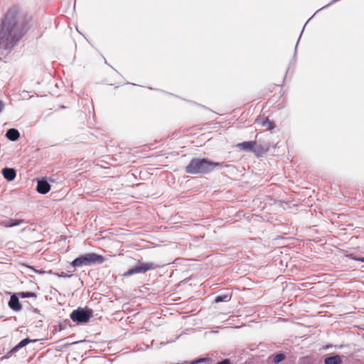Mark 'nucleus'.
I'll return each instance as SVG.
<instances>
[{
  "mask_svg": "<svg viewBox=\"0 0 364 364\" xmlns=\"http://www.w3.org/2000/svg\"><path fill=\"white\" fill-rule=\"evenodd\" d=\"M31 20L18 6L7 9L0 19V48H14L31 28Z\"/></svg>",
  "mask_w": 364,
  "mask_h": 364,
  "instance_id": "1",
  "label": "nucleus"
},
{
  "mask_svg": "<svg viewBox=\"0 0 364 364\" xmlns=\"http://www.w3.org/2000/svg\"><path fill=\"white\" fill-rule=\"evenodd\" d=\"M219 166V163L213 162L205 159L195 158L186 166L185 171L190 174H205Z\"/></svg>",
  "mask_w": 364,
  "mask_h": 364,
  "instance_id": "2",
  "label": "nucleus"
},
{
  "mask_svg": "<svg viewBox=\"0 0 364 364\" xmlns=\"http://www.w3.org/2000/svg\"><path fill=\"white\" fill-rule=\"evenodd\" d=\"M105 261V259L102 255H97L96 253H87L75 259L71 262V265L74 267H82L83 265L90 266L95 263L102 264Z\"/></svg>",
  "mask_w": 364,
  "mask_h": 364,
  "instance_id": "3",
  "label": "nucleus"
},
{
  "mask_svg": "<svg viewBox=\"0 0 364 364\" xmlns=\"http://www.w3.org/2000/svg\"><path fill=\"white\" fill-rule=\"evenodd\" d=\"M93 316V311L90 309L77 308L70 314V318L74 322L87 323Z\"/></svg>",
  "mask_w": 364,
  "mask_h": 364,
  "instance_id": "4",
  "label": "nucleus"
},
{
  "mask_svg": "<svg viewBox=\"0 0 364 364\" xmlns=\"http://www.w3.org/2000/svg\"><path fill=\"white\" fill-rule=\"evenodd\" d=\"M155 269L153 263H141L139 266H136L123 274V277H129L134 274L145 273L149 270Z\"/></svg>",
  "mask_w": 364,
  "mask_h": 364,
  "instance_id": "5",
  "label": "nucleus"
},
{
  "mask_svg": "<svg viewBox=\"0 0 364 364\" xmlns=\"http://www.w3.org/2000/svg\"><path fill=\"white\" fill-rule=\"evenodd\" d=\"M255 123L262 125L268 130H272L274 128V123L269 120L267 117L263 116L258 117L255 120Z\"/></svg>",
  "mask_w": 364,
  "mask_h": 364,
  "instance_id": "6",
  "label": "nucleus"
},
{
  "mask_svg": "<svg viewBox=\"0 0 364 364\" xmlns=\"http://www.w3.org/2000/svg\"><path fill=\"white\" fill-rule=\"evenodd\" d=\"M269 150L268 146H264L262 144H258L255 141V144L254 147L252 148V151L254 153L255 156L261 157L264 154H265Z\"/></svg>",
  "mask_w": 364,
  "mask_h": 364,
  "instance_id": "7",
  "label": "nucleus"
},
{
  "mask_svg": "<svg viewBox=\"0 0 364 364\" xmlns=\"http://www.w3.org/2000/svg\"><path fill=\"white\" fill-rule=\"evenodd\" d=\"M36 190L39 193L46 194L50 190V185L46 181H38Z\"/></svg>",
  "mask_w": 364,
  "mask_h": 364,
  "instance_id": "8",
  "label": "nucleus"
},
{
  "mask_svg": "<svg viewBox=\"0 0 364 364\" xmlns=\"http://www.w3.org/2000/svg\"><path fill=\"white\" fill-rule=\"evenodd\" d=\"M9 306L11 309L16 311H18L22 309V306L18 301V298L15 294L11 296L9 301Z\"/></svg>",
  "mask_w": 364,
  "mask_h": 364,
  "instance_id": "9",
  "label": "nucleus"
},
{
  "mask_svg": "<svg viewBox=\"0 0 364 364\" xmlns=\"http://www.w3.org/2000/svg\"><path fill=\"white\" fill-rule=\"evenodd\" d=\"M4 177L9 181H13L16 177V171L13 168H5L2 170Z\"/></svg>",
  "mask_w": 364,
  "mask_h": 364,
  "instance_id": "10",
  "label": "nucleus"
},
{
  "mask_svg": "<svg viewBox=\"0 0 364 364\" xmlns=\"http://www.w3.org/2000/svg\"><path fill=\"white\" fill-rule=\"evenodd\" d=\"M255 144V141H244L242 143H238L236 146L239 148L240 150L244 151H251L252 150V148L254 147V145Z\"/></svg>",
  "mask_w": 364,
  "mask_h": 364,
  "instance_id": "11",
  "label": "nucleus"
},
{
  "mask_svg": "<svg viewBox=\"0 0 364 364\" xmlns=\"http://www.w3.org/2000/svg\"><path fill=\"white\" fill-rule=\"evenodd\" d=\"M23 223V220H17V219H9L8 220H5L1 223V225L4 228H11L14 226H17Z\"/></svg>",
  "mask_w": 364,
  "mask_h": 364,
  "instance_id": "12",
  "label": "nucleus"
},
{
  "mask_svg": "<svg viewBox=\"0 0 364 364\" xmlns=\"http://www.w3.org/2000/svg\"><path fill=\"white\" fill-rule=\"evenodd\" d=\"M19 132L16 129H9L6 134V136L11 140V141H16L19 138Z\"/></svg>",
  "mask_w": 364,
  "mask_h": 364,
  "instance_id": "13",
  "label": "nucleus"
},
{
  "mask_svg": "<svg viewBox=\"0 0 364 364\" xmlns=\"http://www.w3.org/2000/svg\"><path fill=\"white\" fill-rule=\"evenodd\" d=\"M325 364H340L341 360L339 355L331 356L325 358Z\"/></svg>",
  "mask_w": 364,
  "mask_h": 364,
  "instance_id": "14",
  "label": "nucleus"
},
{
  "mask_svg": "<svg viewBox=\"0 0 364 364\" xmlns=\"http://www.w3.org/2000/svg\"><path fill=\"white\" fill-rule=\"evenodd\" d=\"M32 341L29 338H25L22 340L15 348H13L12 351H16L18 348H23L26 346L27 344L30 343Z\"/></svg>",
  "mask_w": 364,
  "mask_h": 364,
  "instance_id": "15",
  "label": "nucleus"
},
{
  "mask_svg": "<svg viewBox=\"0 0 364 364\" xmlns=\"http://www.w3.org/2000/svg\"><path fill=\"white\" fill-rule=\"evenodd\" d=\"M32 341L29 338H25L22 340L15 348H13L12 351H16L18 348H23L26 346L27 344L30 343Z\"/></svg>",
  "mask_w": 364,
  "mask_h": 364,
  "instance_id": "16",
  "label": "nucleus"
},
{
  "mask_svg": "<svg viewBox=\"0 0 364 364\" xmlns=\"http://www.w3.org/2000/svg\"><path fill=\"white\" fill-rule=\"evenodd\" d=\"M18 296L21 298H36V294L34 292H20Z\"/></svg>",
  "mask_w": 364,
  "mask_h": 364,
  "instance_id": "17",
  "label": "nucleus"
},
{
  "mask_svg": "<svg viewBox=\"0 0 364 364\" xmlns=\"http://www.w3.org/2000/svg\"><path fill=\"white\" fill-rule=\"evenodd\" d=\"M285 359V355L283 353H279L274 356L273 358V362L274 363H279L281 361L284 360Z\"/></svg>",
  "mask_w": 364,
  "mask_h": 364,
  "instance_id": "18",
  "label": "nucleus"
},
{
  "mask_svg": "<svg viewBox=\"0 0 364 364\" xmlns=\"http://www.w3.org/2000/svg\"><path fill=\"white\" fill-rule=\"evenodd\" d=\"M230 300V296L228 294H225L223 296H218L215 299V301L216 303L221 301H228Z\"/></svg>",
  "mask_w": 364,
  "mask_h": 364,
  "instance_id": "19",
  "label": "nucleus"
},
{
  "mask_svg": "<svg viewBox=\"0 0 364 364\" xmlns=\"http://www.w3.org/2000/svg\"><path fill=\"white\" fill-rule=\"evenodd\" d=\"M217 364H230V362L228 359H225L223 361L218 363Z\"/></svg>",
  "mask_w": 364,
  "mask_h": 364,
  "instance_id": "20",
  "label": "nucleus"
},
{
  "mask_svg": "<svg viewBox=\"0 0 364 364\" xmlns=\"http://www.w3.org/2000/svg\"><path fill=\"white\" fill-rule=\"evenodd\" d=\"M4 105L1 101H0V112L3 110Z\"/></svg>",
  "mask_w": 364,
  "mask_h": 364,
  "instance_id": "21",
  "label": "nucleus"
},
{
  "mask_svg": "<svg viewBox=\"0 0 364 364\" xmlns=\"http://www.w3.org/2000/svg\"><path fill=\"white\" fill-rule=\"evenodd\" d=\"M199 361H197V362H193L191 364H196V363H198Z\"/></svg>",
  "mask_w": 364,
  "mask_h": 364,
  "instance_id": "22",
  "label": "nucleus"
},
{
  "mask_svg": "<svg viewBox=\"0 0 364 364\" xmlns=\"http://www.w3.org/2000/svg\"><path fill=\"white\" fill-rule=\"evenodd\" d=\"M362 262H364V258L361 259Z\"/></svg>",
  "mask_w": 364,
  "mask_h": 364,
  "instance_id": "23",
  "label": "nucleus"
}]
</instances>
